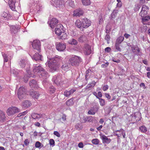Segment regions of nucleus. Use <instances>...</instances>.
<instances>
[{
    "mask_svg": "<svg viewBox=\"0 0 150 150\" xmlns=\"http://www.w3.org/2000/svg\"><path fill=\"white\" fill-rule=\"evenodd\" d=\"M62 60L61 57L58 56L49 59L48 64L51 71L54 72L58 69L59 64L58 62Z\"/></svg>",
    "mask_w": 150,
    "mask_h": 150,
    "instance_id": "nucleus-1",
    "label": "nucleus"
},
{
    "mask_svg": "<svg viewBox=\"0 0 150 150\" xmlns=\"http://www.w3.org/2000/svg\"><path fill=\"white\" fill-rule=\"evenodd\" d=\"M33 72L36 74L41 75V77L46 79L49 77L48 73L42 68L40 65H34L33 67Z\"/></svg>",
    "mask_w": 150,
    "mask_h": 150,
    "instance_id": "nucleus-2",
    "label": "nucleus"
},
{
    "mask_svg": "<svg viewBox=\"0 0 150 150\" xmlns=\"http://www.w3.org/2000/svg\"><path fill=\"white\" fill-rule=\"evenodd\" d=\"M81 61L82 59L80 57L75 55H72L69 59V63L72 66H78Z\"/></svg>",
    "mask_w": 150,
    "mask_h": 150,
    "instance_id": "nucleus-3",
    "label": "nucleus"
},
{
    "mask_svg": "<svg viewBox=\"0 0 150 150\" xmlns=\"http://www.w3.org/2000/svg\"><path fill=\"white\" fill-rule=\"evenodd\" d=\"M20 111L19 109L17 108L12 106L9 107L7 109V113L8 116H11Z\"/></svg>",
    "mask_w": 150,
    "mask_h": 150,
    "instance_id": "nucleus-4",
    "label": "nucleus"
},
{
    "mask_svg": "<svg viewBox=\"0 0 150 150\" xmlns=\"http://www.w3.org/2000/svg\"><path fill=\"white\" fill-rule=\"evenodd\" d=\"M18 98L21 100L25 96V89L23 86L21 87L18 90Z\"/></svg>",
    "mask_w": 150,
    "mask_h": 150,
    "instance_id": "nucleus-5",
    "label": "nucleus"
},
{
    "mask_svg": "<svg viewBox=\"0 0 150 150\" xmlns=\"http://www.w3.org/2000/svg\"><path fill=\"white\" fill-rule=\"evenodd\" d=\"M91 21L86 18L82 19V27L83 28H87L91 24Z\"/></svg>",
    "mask_w": 150,
    "mask_h": 150,
    "instance_id": "nucleus-6",
    "label": "nucleus"
},
{
    "mask_svg": "<svg viewBox=\"0 0 150 150\" xmlns=\"http://www.w3.org/2000/svg\"><path fill=\"white\" fill-rule=\"evenodd\" d=\"M63 28V27L62 25L61 24L58 25L55 29V33L58 35H61V34L64 31Z\"/></svg>",
    "mask_w": 150,
    "mask_h": 150,
    "instance_id": "nucleus-7",
    "label": "nucleus"
},
{
    "mask_svg": "<svg viewBox=\"0 0 150 150\" xmlns=\"http://www.w3.org/2000/svg\"><path fill=\"white\" fill-rule=\"evenodd\" d=\"M66 48V45L62 42H58L56 45V49L59 51H63Z\"/></svg>",
    "mask_w": 150,
    "mask_h": 150,
    "instance_id": "nucleus-8",
    "label": "nucleus"
},
{
    "mask_svg": "<svg viewBox=\"0 0 150 150\" xmlns=\"http://www.w3.org/2000/svg\"><path fill=\"white\" fill-rule=\"evenodd\" d=\"M33 48L39 51L40 50V41L38 40H34L32 44Z\"/></svg>",
    "mask_w": 150,
    "mask_h": 150,
    "instance_id": "nucleus-9",
    "label": "nucleus"
},
{
    "mask_svg": "<svg viewBox=\"0 0 150 150\" xmlns=\"http://www.w3.org/2000/svg\"><path fill=\"white\" fill-rule=\"evenodd\" d=\"M84 53L87 55L90 54L91 53V47L89 45L85 44L83 48Z\"/></svg>",
    "mask_w": 150,
    "mask_h": 150,
    "instance_id": "nucleus-10",
    "label": "nucleus"
},
{
    "mask_svg": "<svg viewBox=\"0 0 150 150\" xmlns=\"http://www.w3.org/2000/svg\"><path fill=\"white\" fill-rule=\"evenodd\" d=\"M62 78L60 75L58 76H54L52 79V80L56 84H59L60 82H62Z\"/></svg>",
    "mask_w": 150,
    "mask_h": 150,
    "instance_id": "nucleus-11",
    "label": "nucleus"
},
{
    "mask_svg": "<svg viewBox=\"0 0 150 150\" xmlns=\"http://www.w3.org/2000/svg\"><path fill=\"white\" fill-rule=\"evenodd\" d=\"M58 20L55 18H53L50 21V26L52 28H54L55 25L58 23Z\"/></svg>",
    "mask_w": 150,
    "mask_h": 150,
    "instance_id": "nucleus-12",
    "label": "nucleus"
},
{
    "mask_svg": "<svg viewBox=\"0 0 150 150\" xmlns=\"http://www.w3.org/2000/svg\"><path fill=\"white\" fill-rule=\"evenodd\" d=\"M83 10L81 9H78L74 11V16H80L83 14Z\"/></svg>",
    "mask_w": 150,
    "mask_h": 150,
    "instance_id": "nucleus-13",
    "label": "nucleus"
},
{
    "mask_svg": "<svg viewBox=\"0 0 150 150\" xmlns=\"http://www.w3.org/2000/svg\"><path fill=\"white\" fill-rule=\"evenodd\" d=\"M15 0H9L8 3L10 8L13 11H14L15 9Z\"/></svg>",
    "mask_w": 150,
    "mask_h": 150,
    "instance_id": "nucleus-14",
    "label": "nucleus"
},
{
    "mask_svg": "<svg viewBox=\"0 0 150 150\" xmlns=\"http://www.w3.org/2000/svg\"><path fill=\"white\" fill-rule=\"evenodd\" d=\"M101 138L102 139L103 143H109L111 141L110 139L108 138L105 135H103L101 136Z\"/></svg>",
    "mask_w": 150,
    "mask_h": 150,
    "instance_id": "nucleus-15",
    "label": "nucleus"
},
{
    "mask_svg": "<svg viewBox=\"0 0 150 150\" xmlns=\"http://www.w3.org/2000/svg\"><path fill=\"white\" fill-rule=\"evenodd\" d=\"M52 1L53 5L58 7H60L63 3L62 0H52Z\"/></svg>",
    "mask_w": 150,
    "mask_h": 150,
    "instance_id": "nucleus-16",
    "label": "nucleus"
},
{
    "mask_svg": "<svg viewBox=\"0 0 150 150\" xmlns=\"http://www.w3.org/2000/svg\"><path fill=\"white\" fill-rule=\"evenodd\" d=\"M76 91L75 89H72L69 91H65L64 92V95L66 97H69L70 95L72 94Z\"/></svg>",
    "mask_w": 150,
    "mask_h": 150,
    "instance_id": "nucleus-17",
    "label": "nucleus"
},
{
    "mask_svg": "<svg viewBox=\"0 0 150 150\" xmlns=\"http://www.w3.org/2000/svg\"><path fill=\"white\" fill-rule=\"evenodd\" d=\"M6 117L5 113L0 110V122H4L6 120Z\"/></svg>",
    "mask_w": 150,
    "mask_h": 150,
    "instance_id": "nucleus-18",
    "label": "nucleus"
},
{
    "mask_svg": "<svg viewBox=\"0 0 150 150\" xmlns=\"http://www.w3.org/2000/svg\"><path fill=\"white\" fill-rule=\"evenodd\" d=\"M29 85L32 88H37L38 87L37 82L35 80H31L29 83Z\"/></svg>",
    "mask_w": 150,
    "mask_h": 150,
    "instance_id": "nucleus-19",
    "label": "nucleus"
},
{
    "mask_svg": "<svg viewBox=\"0 0 150 150\" xmlns=\"http://www.w3.org/2000/svg\"><path fill=\"white\" fill-rule=\"evenodd\" d=\"M32 58L33 59H34L36 61L39 60H42L41 55L38 53H35L32 57Z\"/></svg>",
    "mask_w": 150,
    "mask_h": 150,
    "instance_id": "nucleus-20",
    "label": "nucleus"
},
{
    "mask_svg": "<svg viewBox=\"0 0 150 150\" xmlns=\"http://www.w3.org/2000/svg\"><path fill=\"white\" fill-rule=\"evenodd\" d=\"M31 103L29 101L26 100L23 101L22 103V105L23 108H28L31 105Z\"/></svg>",
    "mask_w": 150,
    "mask_h": 150,
    "instance_id": "nucleus-21",
    "label": "nucleus"
},
{
    "mask_svg": "<svg viewBox=\"0 0 150 150\" xmlns=\"http://www.w3.org/2000/svg\"><path fill=\"white\" fill-rule=\"evenodd\" d=\"M87 40V38L85 35H81L78 38V41L81 42H86Z\"/></svg>",
    "mask_w": 150,
    "mask_h": 150,
    "instance_id": "nucleus-22",
    "label": "nucleus"
},
{
    "mask_svg": "<svg viewBox=\"0 0 150 150\" xmlns=\"http://www.w3.org/2000/svg\"><path fill=\"white\" fill-rule=\"evenodd\" d=\"M75 25L78 28L80 29H82V21H81L79 20H77L75 22Z\"/></svg>",
    "mask_w": 150,
    "mask_h": 150,
    "instance_id": "nucleus-23",
    "label": "nucleus"
},
{
    "mask_svg": "<svg viewBox=\"0 0 150 150\" xmlns=\"http://www.w3.org/2000/svg\"><path fill=\"white\" fill-rule=\"evenodd\" d=\"M31 96L34 98L37 99L40 94L36 91H32L30 93Z\"/></svg>",
    "mask_w": 150,
    "mask_h": 150,
    "instance_id": "nucleus-24",
    "label": "nucleus"
},
{
    "mask_svg": "<svg viewBox=\"0 0 150 150\" xmlns=\"http://www.w3.org/2000/svg\"><path fill=\"white\" fill-rule=\"evenodd\" d=\"M83 120L84 121V122H91L93 120V119L91 116H84L83 117Z\"/></svg>",
    "mask_w": 150,
    "mask_h": 150,
    "instance_id": "nucleus-25",
    "label": "nucleus"
},
{
    "mask_svg": "<svg viewBox=\"0 0 150 150\" xmlns=\"http://www.w3.org/2000/svg\"><path fill=\"white\" fill-rule=\"evenodd\" d=\"M27 61L24 59H21L19 62V64L21 68H25L26 66Z\"/></svg>",
    "mask_w": 150,
    "mask_h": 150,
    "instance_id": "nucleus-26",
    "label": "nucleus"
},
{
    "mask_svg": "<svg viewBox=\"0 0 150 150\" xmlns=\"http://www.w3.org/2000/svg\"><path fill=\"white\" fill-rule=\"evenodd\" d=\"M61 68L63 70L65 71H67L69 69V67H68V64L67 62L63 63V65L61 67Z\"/></svg>",
    "mask_w": 150,
    "mask_h": 150,
    "instance_id": "nucleus-27",
    "label": "nucleus"
},
{
    "mask_svg": "<svg viewBox=\"0 0 150 150\" xmlns=\"http://www.w3.org/2000/svg\"><path fill=\"white\" fill-rule=\"evenodd\" d=\"M98 110V108H93L88 111V113L90 115H94Z\"/></svg>",
    "mask_w": 150,
    "mask_h": 150,
    "instance_id": "nucleus-28",
    "label": "nucleus"
},
{
    "mask_svg": "<svg viewBox=\"0 0 150 150\" xmlns=\"http://www.w3.org/2000/svg\"><path fill=\"white\" fill-rule=\"evenodd\" d=\"M10 28L11 32L14 34H15L18 32V28L15 26H10Z\"/></svg>",
    "mask_w": 150,
    "mask_h": 150,
    "instance_id": "nucleus-29",
    "label": "nucleus"
},
{
    "mask_svg": "<svg viewBox=\"0 0 150 150\" xmlns=\"http://www.w3.org/2000/svg\"><path fill=\"white\" fill-rule=\"evenodd\" d=\"M124 37L122 36H120L118 37L116 40L115 44L120 45V43L123 41Z\"/></svg>",
    "mask_w": 150,
    "mask_h": 150,
    "instance_id": "nucleus-30",
    "label": "nucleus"
},
{
    "mask_svg": "<svg viewBox=\"0 0 150 150\" xmlns=\"http://www.w3.org/2000/svg\"><path fill=\"white\" fill-rule=\"evenodd\" d=\"M142 18V22L144 24H145V22L149 21L150 19V16H146L145 17Z\"/></svg>",
    "mask_w": 150,
    "mask_h": 150,
    "instance_id": "nucleus-31",
    "label": "nucleus"
},
{
    "mask_svg": "<svg viewBox=\"0 0 150 150\" xmlns=\"http://www.w3.org/2000/svg\"><path fill=\"white\" fill-rule=\"evenodd\" d=\"M74 103L73 101V98H71L68 100L66 102L67 105L68 106H71L73 105Z\"/></svg>",
    "mask_w": 150,
    "mask_h": 150,
    "instance_id": "nucleus-32",
    "label": "nucleus"
},
{
    "mask_svg": "<svg viewBox=\"0 0 150 150\" xmlns=\"http://www.w3.org/2000/svg\"><path fill=\"white\" fill-rule=\"evenodd\" d=\"M68 43L69 44L76 45L77 44V42L76 40L74 39H72L68 41Z\"/></svg>",
    "mask_w": 150,
    "mask_h": 150,
    "instance_id": "nucleus-33",
    "label": "nucleus"
},
{
    "mask_svg": "<svg viewBox=\"0 0 150 150\" xmlns=\"http://www.w3.org/2000/svg\"><path fill=\"white\" fill-rule=\"evenodd\" d=\"M2 55L4 58V62H7L8 61L9 58L7 55L4 52L2 53Z\"/></svg>",
    "mask_w": 150,
    "mask_h": 150,
    "instance_id": "nucleus-34",
    "label": "nucleus"
},
{
    "mask_svg": "<svg viewBox=\"0 0 150 150\" xmlns=\"http://www.w3.org/2000/svg\"><path fill=\"white\" fill-rule=\"evenodd\" d=\"M11 74H12L15 76H17L18 73V70L15 69H11Z\"/></svg>",
    "mask_w": 150,
    "mask_h": 150,
    "instance_id": "nucleus-35",
    "label": "nucleus"
},
{
    "mask_svg": "<svg viewBox=\"0 0 150 150\" xmlns=\"http://www.w3.org/2000/svg\"><path fill=\"white\" fill-rule=\"evenodd\" d=\"M82 4L85 6H88L91 4L90 0H81Z\"/></svg>",
    "mask_w": 150,
    "mask_h": 150,
    "instance_id": "nucleus-36",
    "label": "nucleus"
},
{
    "mask_svg": "<svg viewBox=\"0 0 150 150\" xmlns=\"http://www.w3.org/2000/svg\"><path fill=\"white\" fill-rule=\"evenodd\" d=\"M11 15L8 13L6 12H4L1 14L2 17L6 18V19H8L10 17Z\"/></svg>",
    "mask_w": 150,
    "mask_h": 150,
    "instance_id": "nucleus-37",
    "label": "nucleus"
},
{
    "mask_svg": "<svg viewBox=\"0 0 150 150\" xmlns=\"http://www.w3.org/2000/svg\"><path fill=\"white\" fill-rule=\"evenodd\" d=\"M60 39L62 40H64L67 38V35L64 31L61 34Z\"/></svg>",
    "mask_w": 150,
    "mask_h": 150,
    "instance_id": "nucleus-38",
    "label": "nucleus"
},
{
    "mask_svg": "<svg viewBox=\"0 0 150 150\" xmlns=\"http://www.w3.org/2000/svg\"><path fill=\"white\" fill-rule=\"evenodd\" d=\"M149 10V8L148 6L145 5H143L142 6L141 11H143L147 13Z\"/></svg>",
    "mask_w": 150,
    "mask_h": 150,
    "instance_id": "nucleus-39",
    "label": "nucleus"
},
{
    "mask_svg": "<svg viewBox=\"0 0 150 150\" xmlns=\"http://www.w3.org/2000/svg\"><path fill=\"white\" fill-rule=\"evenodd\" d=\"M98 99L99 100V101L100 105L103 106L105 105V100L102 98H99Z\"/></svg>",
    "mask_w": 150,
    "mask_h": 150,
    "instance_id": "nucleus-40",
    "label": "nucleus"
},
{
    "mask_svg": "<svg viewBox=\"0 0 150 150\" xmlns=\"http://www.w3.org/2000/svg\"><path fill=\"white\" fill-rule=\"evenodd\" d=\"M32 117L34 119L40 118V115L35 113H33L31 115Z\"/></svg>",
    "mask_w": 150,
    "mask_h": 150,
    "instance_id": "nucleus-41",
    "label": "nucleus"
},
{
    "mask_svg": "<svg viewBox=\"0 0 150 150\" xmlns=\"http://www.w3.org/2000/svg\"><path fill=\"white\" fill-rule=\"evenodd\" d=\"M43 146V145L39 142H37L35 143V146L36 148H41Z\"/></svg>",
    "mask_w": 150,
    "mask_h": 150,
    "instance_id": "nucleus-42",
    "label": "nucleus"
},
{
    "mask_svg": "<svg viewBox=\"0 0 150 150\" xmlns=\"http://www.w3.org/2000/svg\"><path fill=\"white\" fill-rule=\"evenodd\" d=\"M139 129L140 131L143 132H145L147 131L146 127L144 126H142L139 127Z\"/></svg>",
    "mask_w": 150,
    "mask_h": 150,
    "instance_id": "nucleus-43",
    "label": "nucleus"
},
{
    "mask_svg": "<svg viewBox=\"0 0 150 150\" xmlns=\"http://www.w3.org/2000/svg\"><path fill=\"white\" fill-rule=\"evenodd\" d=\"M48 91L50 94H51L54 93L55 91V89L54 88L53 86H51L49 88Z\"/></svg>",
    "mask_w": 150,
    "mask_h": 150,
    "instance_id": "nucleus-44",
    "label": "nucleus"
},
{
    "mask_svg": "<svg viewBox=\"0 0 150 150\" xmlns=\"http://www.w3.org/2000/svg\"><path fill=\"white\" fill-rule=\"evenodd\" d=\"M92 143L95 145H97L99 144V141L97 139H93L92 140Z\"/></svg>",
    "mask_w": 150,
    "mask_h": 150,
    "instance_id": "nucleus-45",
    "label": "nucleus"
},
{
    "mask_svg": "<svg viewBox=\"0 0 150 150\" xmlns=\"http://www.w3.org/2000/svg\"><path fill=\"white\" fill-rule=\"evenodd\" d=\"M75 128L76 129L80 130L82 129L83 128V127L81 124L78 123L75 126Z\"/></svg>",
    "mask_w": 150,
    "mask_h": 150,
    "instance_id": "nucleus-46",
    "label": "nucleus"
},
{
    "mask_svg": "<svg viewBox=\"0 0 150 150\" xmlns=\"http://www.w3.org/2000/svg\"><path fill=\"white\" fill-rule=\"evenodd\" d=\"M147 14V13H146L144 11H141L139 13V15L141 16L142 17H143L146 16Z\"/></svg>",
    "mask_w": 150,
    "mask_h": 150,
    "instance_id": "nucleus-47",
    "label": "nucleus"
},
{
    "mask_svg": "<svg viewBox=\"0 0 150 150\" xmlns=\"http://www.w3.org/2000/svg\"><path fill=\"white\" fill-rule=\"evenodd\" d=\"M27 113V111H25L24 112H22L21 113L18 114V115L17 117H21L22 116H24L25 115H26Z\"/></svg>",
    "mask_w": 150,
    "mask_h": 150,
    "instance_id": "nucleus-48",
    "label": "nucleus"
},
{
    "mask_svg": "<svg viewBox=\"0 0 150 150\" xmlns=\"http://www.w3.org/2000/svg\"><path fill=\"white\" fill-rule=\"evenodd\" d=\"M110 39V37L109 35L107 34L105 35V39L107 40L108 43H109Z\"/></svg>",
    "mask_w": 150,
    "mask_h": 150,
    "instance_id": "nucleus-49",
    "label": "nucleus"
},
{
    "mask_svg": "<svg viewBox=\"0 0 150 150\" xmlns=\"http://www.w3.org/2000/svg\"><path fill=\"white\" fill-rule=\"evenodd\" d=\"M115 47L116 49L117 50V51H119L120 52L121 51V49L120 47V45L119 44H115Z\"/></svg>",
    "mask_w": 150,
    "mask_h": 150,
    "instance_id": "nucleus-50",
    "label": "nucleus"
},
{
    "mask_svg": "<svg viewBox=\"0 0 150 150\" xmlns=\"http://www.w3.org/2000/svg\"><path fill=\"white\" fill-rule=\"evenodd\" d=\"M50 144L52 146H53L54 145V139H51L50 140Z\"/></svg>",
    "mask_w": 150,
    "mask_h": 150,
    "instance_id": "nucleus-51",
    "label": "nucleus"
},
{
    "mask_svg": "<svg viewBox=\"0 0 150 150\" xmlns=\"http://www.w3.org/2000/svg\"><path fill=\"white\" fill-rule=\"evenodd\" d=\"M108 88V85H104L103 88V89L104 91L107 90Z\"/></svg>",
    "mask_w": 150,
    "mask_h": 150,
    "instance_id": "nucleus-52",
    "label": "nucleus"
},
{
    "mask_svg": "<svg viewBox=\"0 0 150 150\" xmlns=\"http://www.w3.org/2000/svg\"><path fill=\"white\" fill-rule=\"evenodd\" d=\"M109 64V63L106 62L105 64H102L101 65V67L103 68H105L107 67Z\"/></svg>",
    "mask_w": 150,
    "mask_h": 150,
    "instance_id": "nucleus-53",
    "label": "nucleus"
},
{
    "mask_svg": "<svg viewBox=\"0 0 150 150\" xmlns=\"http://www.w3.org/2000/svg\"><path fill=\"white\" fill-rule=\"evenodd\" d=\"M54 134L58 137H59L60 136V135L59 133L56 131L54 132Z\"/></svg>",
    "mask_w": 150,
    "mask_h": 150,
    "instance_id": "nucleus-54",
    "label": "nucleus"
},
{
    "mask_svg": "<svg viewBox=\"0 0 150 150\" xmlns=\"http://www.w3.org/2000/svg\"><path fill=\"white\" fill-rule=\"evenodd\" d=\"M29 141L28 139H27L25 140L24 141V144L26 146L28 145L29 144Z\"/></svg>",
    "mask_w": 150,
    "mask_h": 150,
    "instance_id": "nucleus-55",
    "label": "nucleus"
},
{
    "mask_svg": "<svg viewBox=\"0 0 150 150\" xmlns=\"http://www.w3.org/2000/svg\"><path fill=\"white\" fill-rule=\"evenodd\" d=\"M28 76H25L24 78V81L25 82H27L28 80Z\"/></svg>",
    "mask_w": 150,
    "mask_h": 150,
    "instance_id": "nucleus-56",
    "label": "nucleus"
},
{
    "mask_svg": "<svg viewBox=\"0 0 150 150\" xmlns=\"http://www.w3.org/2000/svg\"><path fill=\"white\" fill-rule=\"evenodd\" d=\"M78 146L79 148H82L83 147V144L82 142H80Z\"/></svg>",
    "mask_w": 150,
    "mask_h": 150,
    "instance_id": "nucleus-57",
    "label": "nucleus"
},
{
    "mask_svg": "<svg viewBox=\"0 0 150 150\" xmlns=\"http://www.w3.org/2000/svg\"><path fill=\"white\" fill-rule=\"evenodd\" d=\"M124 36L126 39H128L131 35L129 34L125 33L124 35Z\"/></svg>",
    "mask_w": 150,
    "mask_h": 150,
    "instance_id": "nucleus-58",
    "label": "nucleus"
},
{
    "mask_svg": "<svg viewBox=\"0 0 150 150\" xmlns=\"http://www.w3.org/2000/svg\"><path fill=\"white\" fill-rule=\"evenodd\" d=\"M105 96L108 99H110V96L108 93H105Z\"/></svg>",
    "mask_w": 150,
    "mask_h": 150,
    "instance_id": "nucleus-59",
    "label": "nucleus"
},
{
    "mask_svg": "<svg viewBox=\"0 0 150 150\" xmlns=\"http://www.w3.org/2000/svg\"><path fill=\"white\" fill-rule=\"evenodd\" d=\"M111 50V48H110L109 47H107L105 49V51L106 52H109Z\"/></svg>",
    "mask_w": 150,
    "mask_h": 150,
    "instance_id": "nucleus-60",
    "label": "nucleus"
},
{
    "mask_svg": "<svg viewBox=\"0 0 150 150\" xmlns=\"http://www.w3.org/2000/svg\"><path fill=\"white\" fill-rule=\"evenodd\" d=\"M146 1V0H140L139 3L140 4H142L145 3Z\"/></svg>",
    "mask_w": 150,
    "mask_h": 150,
    "instance_id": "nucleus-61",
    "label": "nucleus"
},
{
    "mask_svg": "<svg viewBox=\"0 0 150 150\" xmlns=\"http://www.w3.org/2000/svg\"><path fill=\"white\" fill-rule=\"evenodd\" d=\"M140 86L141 87H142V86L144 88V89H145L146 88V87L145 86V85L144 83H141L140 84Z\"/></svg>",
    "mask_w": 150,
    "mask_h": 150,
    "instance_id": "nucleus-62",
    "label": "nucleus"
},
{
    "mask_svg": "<svg viewBox=\"0 0 150 150\" xmlns=\"http://www.w3.org/2000/svg\"><path fill=\"white\" fill-rule=\"evenodd\" d=\"M112 61L114 62H116L117 63H119L120 62V60L119 59L116 60L115 59H113Z\"/></svg>",
    "mask_w": 150,
    "mask_h": 150,
    "instance_id": "nucleus-63",
    "label": "nucleus"
},
{
    "mask_svg": "<svg viewBox=\"0 0 150 150\" xmlns=\"http://www.w3.org/2000/svg\"><path fill=\"white\" fill-rule=\"evenodd\" d=\"M122 4L120 2H118L117 4V7L120 8L122 6Z\"/></svg>",
    "mask_w": 150,
    "mask_h": 150,
    "instance_id": "nucleus-64",
    "label": "nucleus"
}]
</instances>
